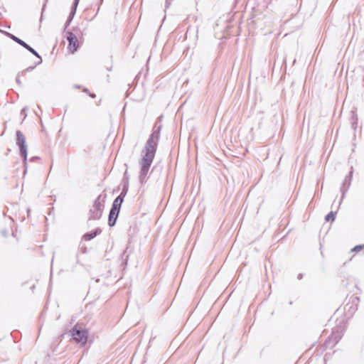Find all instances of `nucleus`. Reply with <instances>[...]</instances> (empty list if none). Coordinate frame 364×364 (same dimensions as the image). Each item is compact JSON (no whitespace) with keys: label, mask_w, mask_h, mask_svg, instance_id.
<instances>
[{"label":"nucleus","mask_w":364,"mask_h":364,"mask_svg":"<svg viewBox=\"0 0 364 364\" xmlns=\"http://www.w3.org/2000/svg\"><path fill=\"white\" fill-rule=\"evenodd\" d=\"M159 139V132H154L147 141L145 154L141 161V175L144 177L146 176L154 158Z\"/></svg>","instance_id":"obj_1"},{"label":"nucleus","mask_w":364,"mask_h":364,"mask_svg":"<svg viewBox=\"0 0 364 364\" xmlns=\"http://www.w3.org/2000/svg\"><path fill=\"white\" fill-rule=\"evenodd\" d=\"M72 336L77 343H80L82 345L87 343V332L80 324H76L73 328Z\"/></svg>","instance_id":"obj_2"},{"label":"nucleus","mask_w":364,"mask_h":364,"mask_svg":"<svg viewBox=\"0 0 364 364\" xmlns=\"http://www.w3.org/2000/svg\"><path fill=\"white\" fill-rule=\"evenodd\" d=\"M16 144L19 146L21 155L23 158V161H26L27 159V149L25 137L20 131L16 132Z\"/></svg>","instance_id":"obj_3"},{"label":"nucleus","mask_w":364,"mask_h":364,"mask_svg":"<svg viewBox=\"0 0 364 364\" xmlns=\"http://www.w3.org/2000/svg\"><path fill=\"white\" fill-rule=\"evenodd\" d=\"M66 38L68 41V49L70 53H74L79 47V41L76 36L72 32H67Z\"/></svg>","instance_id":"obj_4"},{"label":"nucleus","mask_w":364,"mask_h":364,"mask_svg":"<svg viewBox=\"0 0 364 364\" xmlns=\"http://www.w3.org/2000/svg\"><path fill=\"white\" fill-rule=\"evenodd\" d=\"M103 208L104 204L100 200L99 198H97L93 204L92 209L90 210V218L92 220L99 219L102 215Z\"/></svg>","instance_id":"obj_5"},{"label":"nucleus","mask_w":364,"mask_h":364,"mask_svg":"<svg viewBox=\"0 0 364 364\" xmlns=\"http://www.w3.org/2000/svg\"><path fill=\"white\" fill-rule=\"evenodd\" d=\"M119 210H116L115 208L114 209H111L110 210V213H109V226H113L115 223H116V220H117V216H118V214H119Z\"/></svg>","instance_id":"obj_6"},{"label":"nucleus","mask_w":364,"mask_h":364,"mask_svg":"<svg viewBox=\"0 0 364 364\" xmlns=\"http://www.w3.org/2000/svg\"><path fill=\"white\" fill-rule=\"evenodd\" d=\"M122 201H123V199L120 196H118L117 198H116L113 202L112 209L115 208L116 210L119 211Z\"/></svg>","instance_id":"obj_7"},{"label":"nucleus","mask_w":364,"mask_h":364,"mask_svg":"<svg viewBox=\"0 0 364 364\" xmlns=\"http://www.w3.org/2000/svg\"><path fill=\"white\" fill-rule=\"evenodd\" d=\"M101 231L100 230H97L92 232L87 233V234L84 235L83 238L85 240H90L91 239L94 238Z\"/></svg>","instance_id":"obj_8"},{"label":"nucleus","mask_w":364,"mask_h":364,"mask_svg":"<svg viewBox=\"0 0 364 364\" xmlns=\"http://www.w3.org/2000/svg\"><path fill=\"white\" fill-rule=\"evenodd\" d=\"M21 46L23 47H24L25 48H26L28 51H30L31 53H33V55H36V56H38V53H36V51L33 49L31 47H30L27 43H26L25 42L21 43Z\"/></svg>","instance_id":"obj_9"},{"label":"nucleus","mask_w":364,"mask_h":364,"mask_svg":"<svg viewBox=\"0 0 364 364\" xmlns=\"http://www.w3.org/2000/svg\"><path fill=\"white\" fill-rule=\"evenodd\" d=\"M326 221H333L335 220V214L333 212L329 213L325 218Z\"/></svg>","instance_id":"obj_10"},{"label":"nucleus","mask_w":364,"mask_h":364,"mask_svg":"<svg viewBox=\"0 0 364 364\" xmlns=\"http://www.w3.org/2000/svg\"><path fill=\"white\" fill-rule=\"evenodd\" d=\"M11 38L15 41L17 43H18L19 45L21 46V43H24V41H23L22 40H21L20 38H17L16 36L12 35L11 36Z\"/></svg>","instance_id":"obj_11"}]
</instances>
